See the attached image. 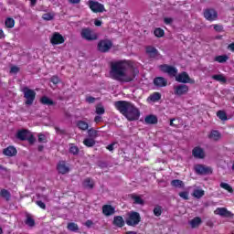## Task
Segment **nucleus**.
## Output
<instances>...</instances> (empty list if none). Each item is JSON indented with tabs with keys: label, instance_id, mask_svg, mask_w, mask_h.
I'll return each instance as SVG.
<instances>
[{
	"label": "nucleus",
	"instance_id": "62",
	"mask_svg": "<svg viewBox=\"0 0 234 234\" xmlns=\"http://www.w3.org/2000/svg\"><path fill=\"white\" fill-rule=\"evenodd\" d=\"M0 39H5V31L3 29H0Z\"/></svg>",
	"mask_w": 234,
	"mask_h": 234
},
{
	"label": "nucleus",
	"instance_id": "64",
	"mask_svg": "<svg viewBox=\"0 0 234 234\" xmlns=\"http://www.w3.org/2000/svg\"><path fill=\"white\" fill-rule=\"evenodd\" d=\"M175 119H172L171 121H170V125H171V127H176V124H175Z\"/></svg>",
	"mask_w": 234,
	"mask_h": 234
},
{
	"label": "nucleus",
	"instance_id": "41",
	"mask_svg": "<svg viewBox=\"0 0 234 234\" xmlns=\"http://www.w3.org/2000/svg\"><path fill=\"white\" fill-rule=\"evenodd\" d=\"M40 101L41 103H43V105H52L51 100L48 99V97H42Z\"/></svg>",
	"mask_w": 234,
	"mask_h": 234
},
{
	"label": "nucleus",
	"instance_id": "31",
	"mask_svg": "<svg viewBox=\"0 0 234 234\" xmlns=\"http://www.w3.org/2000/svg\"><path fill=\"white\" fill-rule=\"evenodd\" d=\"M171 186H173V187L182 188V187H184V181L179 180V179H175V180L171 181Z\"/></svg>",
	"mask_w": 234,
	"mask_h": 234
},
{
	"label": "nucleus",
	"instance_id": "12",
	"mask_svg": "<svg viewBox=\"0 0 234 234\" xmlns=\"http://www.w3.org/2000/svg\"><path fill=\"white\" fill-rule=\"evenodd\" d=\"M50 43L52 45H61L62 43H65V38H63V36L59 33H54L51 36Z\"/></svg>",
	"mask_w": 234,
	"mask_h": 234
},
{
	"label": "nucleus",
	"instance_id": "40",
	"mask_svg": "<svg viewBox=\"0 0 234 234\" xmlns=\"http://www.w3.org/2000/svg\"><path fill=\"white\" fill-rule=\"evenodd\" d=\"M68 229H69V231H78V224L69 223L68 224Z\"/></svg>",
	"mask_w": 234,
	"mask_h": 234
},
{
	"label": "nucleus",
	"instance_id": "58",
	"mask_svg": "<svg viewBox=\"0 0 234 234\" xmlns=\"http://www.w3.org/2000/svg\"><path fill=\"white\" fill-rule=\"evenodd\" d=\"M114 145H116V144H112L108 145L107 150L108 151H114Z\"/></svg>",
	"mask_w": 234,
	"mask_h": 234
},
{
	"label": "nucleus",
	"instance_id": "21",
	"mask_svg": "<svg viewBox=\"0 0 234 234\" xmlns=\"http://www.w3.org/2000/svg\"><path fill=\"white\" fill-rule=\"evenodd\" d=\"M28 136H30V132H28V130H19L16 133V138H18V140H27Z\"/></svg>",
	"mask_w": 234,
	"mask_h": 234
},
{
	"label": "nucleus",
	"instance_id": "36",
	"mask_svg": "<svg viewBox=\"0 0 234 234\" xmlns=\"http://www.w3.org/2000/svg\"><path fill=\"white\" fill-rule=\"evenodd\" d=\"M213 80H216V81H219L220 83H226V77L224 75H213Z\"/></svg>",
	"mask_w": 234,
	"mask_h": 234
},
{
	"label": "nucleus",
	"instance_id": "28",
	"mask_svg": "<svg viewBox=\"0 0 234 234\" xmlns=\"http://www.w3.org/2000/svg\"><path fill=\"white\" fill-rule=\"evenodd\" d=\"M6 28H14L16 27V20L12 17H7L5 21Z\"/></svg>",
	"mask_w": 234,
	"mask_h": 234
},
{
	"label": "nucleus",
	"instance_id": "25",
	"mask_svg": "<svg viewBox=\"0 0 234 234\" xmlns=\"http://www.w3.org/2000/svg\"><path fill=\"white\" fill-rule=\"evenodd\" d=\"M83 187L86 189H92L94 187V181L90 178H86L82 183Z\"/></svg>",
	"mask_w": 234,
	"mask_h": 234
},
{
	"label": "nucleus",
	"instance_id": "39",
	"mask_svg": "<svg viewBox=\"0 0 234 234\" xmlns=\"http://www.w3.org/2000/svg\"><path fill=\"white\" fill-rule=\"evenodd\" d=\"M96 114H105V108L101 104H98L96 106Z\"/></svg>",
	"mask_w": 234,
	"mask_h": 234
},
{
	"label": "nucleus",
	"instance_id": "53",
	"mask_svg": "<svg viewBox=\"0 0 234 234\" xmlns=\"http://www.w3.org/2000/svg\"><path fill=\"white\" fill-rule=\"evenodd\" d=\"M165 25H171V23H173V18H170V17H165L164 19Z\"/></svg>",
	"mask_w": 234,
	"mask_h": 234
},
{
	"label": "nucleus",
	"instance_id": "26",
	"mask_svg": "<svg viewBox=\"0 0 234 234\" xmlns=\"http://www.w3.org/2000/svg\"><path fill=\"white\" fill-rule=\"evenodd\" d=\"M113 224L119 228H122L125 224V221H123V218L117 216L113 219Z\"/></svg>",
	"mask_w": 234,
	"mask_h": 234
},
{
	"label": "nucleus",
	"instance_id": "51",
	"mask_svg": "<svg viewBox=\"0 0 234 234\" xmlns=\"http://www.w3.org/2000/svg\"><path fill=\"white\" fill-rule=\"evenodd\" d=\"M51 81L54 85H58V83H59V78H58L57 76H54L51 78Z\"/></svg>",
	"mask_w": 234,
	"mask_h": 234
},
{
	"label": "nucleus",
	"instance_id": "19",
	"mask_svg": "<svg viewBox=\"0 0 234 234\" xmlns=\"http://www.w3.org/2000/svg\"><path fill=\"white\" fill-rule=\"evenodd\" d=\"M162 95L160 92H154L147 98L148 103H155V101H160Z\"/></svg>",
	"mask_w": 234,
	"mask_h": 234
},
{
	"label": "nucleus",
	"instance_id": "33",
	"mask_svg": "<svg viewBox=\"0 0 234 234\" xmlns=\"http://www.w3.org/2000/svg\"><path fill=\"white\" fill-rule=\"evenodd\" d=\"M219 186L222 189H225V191H228L229 193H233V187H231L229 184L222 182Z\"/></svg>",
	"mask_w": 234,
	"mask_h": 234
},
{
	"label": "nucleus",
	"instance_id": "61",
	"mask_svg": "<svg viewBox=\"0 0 234 234\" xmlns=\"http://www.w3.org/2000/svg\"><path fill=\"white\" fill-rule=\"evenodd\" d=\"M228 49L231 50V52H234V43H231L230 45H229Z\"/></svg>",
	"mask_w": 234,
	"mask_h": 234
},
{
	"label": "nucleus",
	"instance_id": "30",
	"mask_svg": "<svg viewBox=\"0 0 234 234\" xmlns=\"http://www.w3.org/2000/svg\"><path fill=\"white\" fill-rule=\"evenodd\" d=\"M229 58L227 55H220L214 58V61H217L218 63H226Z\"/></svg>",
	"mask_w": 234,
	"mask_h": 234
},
{
	"label": "nucleus",
	"instance_id": "14",
	"mask_svg": "<svg viewBox=\"0 0 234 234\" xmlns=\"http://www.w3.org/2000/svg\"><path fill=\"white\" fill-rule=\"evenodd\" d=\"M57 169L58 171V173H60L61 175H67V173H69L70 171V168L68 166L67 163H65V161H60L58 164Z\"/></svg>",
	"mask_w": 234,
	"mask_h": 234
},
{
	"label": "nucleus",
	"instance_id": "20",
	"mask_svg": "<svg viewBox=\"0 0 234 234\" xmlns=\"http://www.w3.org/2000/svg\"><path fill=\"white\" fill-rule=\"evenodd\" d=\"M3 153L5 156H16L17 154V149L14 146H8L4 149Z\"/></svg>",
	"mask_w": 234,
	"mask_h": 234
},
{
	"label": "nucleus",
	"instance_id": "23",
	"mask_svg": "<svg viewBox=\"0 0 234 234\" xmlns=\"http://www.w3.org/2000/svg\"><path fill=\"white\" fill-rule=\"evenodd\" d=\"M146 53L150 58H158V50L151 46L146 48Z\"/></svg>",
	"mask_w": 234,
	"mask_h": 234
},
{
	"label": "nucleus",
	"instance_id": "63",
	"mask_svg": "<svg viewBox=\"0 0 234 234\" xmlns=\"http://www.w3.org/2000/svg\"><path fill=\"white\" fill-rule=\"evenodd\" d=\"M31 6H36V3H37V0H29Z\"/></svg>",
	"mask_w": 234,
	"mask_h": 234
},
{
	"label": "nucleus",
	"instance_id": "42",
	"mask_svg": "<svg viewBox=\"0 0 234 234\" xmlns=\"http://www.w3.org/2000/svg\"><path fill=\"white\" fill-rule=\"evenodd\" d=\"M42 18L45 19V21H52L54 16L50 13H46L42 16Z\"/></svg>",
	"mask_w": 234,
	"mask_h": 234
},
{
	"label": "nucleus",
	"instance_id": "54",
	"mask_svg": "<svg viewBox=\"0 0 234 234\" xmlns=\"http://www.w3.org/2000/svg\"><path fill=\"white\" fill-rule=\"evenodd\" d=\"M214 29L217 32H222V26H220V25H214Z\"/></svg>",
	"mask_w": 234,
	"mask_h": 234
},
{
	"label": "nucleus",
	"instance_id": "1",
	"mask_svg": "<svg viewBox=\"0 0 234 234\" xmlns=\"http://www.w3.org/2000/svg\"><path fill=\"white\" fill-rule=\"evenodd\" d=\"M136 74H138V69L134 68V63L131 60H117L111 64L110 76L117 81L129 83L136 78Z\"/></svg>",
	"mask_w": 234,
	"mask_h": 234
},
{
	"label": "nucleus",
	"instance_id": "57",
	"mask_svg": "<svg viewBox=\"0 0 234 234\" xmlns=\"http://www.w3.org/2000/svg\"><path fill=\"white\" fill-rule=\"evenodd\" d=\"M101 24H102L101 20L96 19L94 21L95 27H101Z\"/></svg>",
	"mask_w": 234,
	"mask_h": 234
},
{
	"label": "nucleus",
	"instance_id": "9",
	"mask_svg": "<svg viewBox=\"0 0 234 234\" xmlns=\"http://www.w3.org/2000/svg\"><path fill=\"white\" fill-rule=\"evenodd\" d=\"M174 92L176 96H184L189 92V87L185 84H179L174 87Z\"/></svg>",
	"mask_w": 234,
	"mask_h": 234
},
{
	"label": "nucleus",
	"instance_id": "4",
	"mask_svg": "<svg viewBox=\"0 0 234 234\" xmlns=\"http://www.w3.org/2000/svg\"><path fill=\"white\" fill-rule=\"evenodd\" d=\"M81 37L87 41H94L98 39V34L92 31L90 28H83L80 32Z\"/></svg>",
	"mask_w": 234,
	"mask_h": 234
},
{
	"label": "nucleus",
	"instance_id": "47",
	"mask_svg": "<svg viewBox=\"0 0 234 234\" xmlns=\"http://www.w3.org/2000/svg\"><path fill=\"white\" fill-rule=\"evenodd\" d=\"M26 224L32 228V226H34V224H35V221H34V219L32 218L27 217V220H26Z\"/></svg>",
	"mask_w": 234,
	"mask_h": 234
},
{
	"label": "nucleus",
	"instance_id": "43",
	"mask_svg": "<svg viewBox=\"0 0 234 234\" xmlns=\"http://www.w3.org/2000/svg\"><path fill=\"white\" fill-rule=\"evenodd\" d=\"M154 36H156V37H162L164 36V31L162 28H156L154 31Z\"/></svg>",
	"mask_w": 234,
	"mask_h": 234
},
{
	"label": "nucleus",
	"instance_id": "13",
	"mask_svg": "<svg viewBox=\"0 0 234 234\" xmlns=\"http://www.w3.org/2000/svg\"><path fill=\"white\" fill-rule=\"evenodd\" d=\"M204 17L207 19V21H215L218 17L217 11L214 9H207L204 12Z\"/></svg>",
	"mask_w": 234,
	"mask_h": 234
},
{
	"label": "nucleus",
	"instance_id": "32",
	"mask_svg": "<svg viewBox=\"0 0 234 234\" xmlns=\"http://www.w3.org/2000/svg\"><path fill=\"white\" fill-rule=\"evenodd\" d=\"M132 198L133 200V204H139L140 206H144V199L140 196L133 195Z\"/></svg>",
	"mask_w": 234,
	"mask_h": 234
},
{
	"label": "nucleus",
	"instance_id": "59",
	"mask_svg": "<svg viewBox=\"0 0 234 234\" xmlns=\"http://www.w3.org/2000/svg\"><path fill=\"white\" fill-rule=\"evenodd\" d=\"M94 122H96V123H100V122H101V116L98 115L95 117Z\"/></svg>",
	"mask_w": 234,
	"mask_h": 234
},
{
	"label": "nucleus",
	"instance_id": "2",
	"mask_svg": "<svg viewBox=\"0 0 234 234\" xmlns=\"http://www.w3.org/2000/svg\"><path fill=\"white\" fill-rule=\"evenodd\" d=\"M115 109L124 115L129 122H134L140 118V110L133 103L124 101H119L114 103Z\"/></svg>",
	"mask_w": 234,
	"mask_h": 234
},
{
	"label": "nucleus",
	"instance_id": "18",
	"mask_svg": "<svg viewBox=\"0 0 234 234\" xmlns=\"http://www.w3.org/2000/svg\"><path fill=\"white\" fill-rule=\"evenodd\" d=\"M155 87H167V80L164 77H157L154 80Z\"/></svg>",
	"mask_w": 234,
	"mask_h": 234
},
{
	"label": "nucleus",
	"instance_id": "11",
	"mask_svg": "<svg viewBox=\"0 0 234 234\" xmlns=\"http://www.w3.org/2000/svg\"><path fill=\"white\" fill-rule=\"evenodd\" d=\"M194 169L197 175H210L212 173L211 168L204 165H196Z\"/></svg>",
	"mask_w": 234,
	"mask_h": 234
},
{
	"label": "nucleus",
	"instance_id": "52",
	"mask_svg": "<svg viewBox=\"0 0 234 234\" xmlns=\"http://www.w3.org/2000/svg\"><path fill=\"white\" fill-rule=\"evenodd\" d=\"M10 72H11L12 74H17V72H19V68L14 66V67L11 68Z\"/></svg>",
	"mask_w": 234,
	"mask_h": 234
},
{
	"label": "nucleus",
	"instance_id": "35",
	"mask_svg": "<svg viewBox=\"0 0 234 234\" xmlns=\"http://www.w3.org/2000/svg\"><path fill=\"white\" fill-rule=\"evenodd\" d=\"M84 145L86 147H93V145L96 144V141L94 139L87 138L83 141Z\"/></svg>",
	"mask_w": 234,
	"mask_h": 234
},
{
	"label": "nucleus",
	"instance_id": "46",
	"mask_svg": "<svg viewBox=\"0 0 234 234\" xmlns=\"http://www.w3.org/2000/svg\"><path fill=\"white\" fill-rule=\"evenodd\" d=\"M154 214L155 215V217H160V215H162V207H154Z\"/></svg>",
	"mask_w": 234,
	"mask_h": 234
},
{
	"label": "nucleus",
	"instance_id": "38",
	"mask_svg": "<svg viewBox=\"0 0 234 234\" xmlns=\"http://www.w3.org/2000/svg\"><path fill=\"white\" fill-rule=\"evenodd\" d=\"M69 152L71 153V154H78V153H80V149L74 144H70Z\"/></svg>",
	"mask_w": 234,
	"mask_h": 234
},
{
	"label": "nucleus",
	"instance_id": "8",
	"mask_svg": "<svg viewBox=\"0 0 234 234\" xmlns=\"http://www.w3.org/2000/svg\"><path fill=\"white\" fill-rule=\"evenodd\" d=\"M112 47V42H111V40H101L98 43V49L100 50V52H109V50H111Z\"/></svg>",
	"mask_w": 234,
	"mask_h": 234
},
{
	"label": "nucleus",
	"instance_id": "37",
	"mask_svg": "<svg viewBox=\"0 0 234 234\" xmlns=\"http://www.w3.org/2000/svg\"><path fill=\"white\" fill-rule=\"evenodd\" d=\"M217 116H218V118H219V120H222L223 122L228 120V115L226 114V112H224V111H218L217 112Z\"/></svg>",
	"mask_w": 234,
	"mask_h": 234
},
{
	"label": "nucleus",
	"instance_id": "5",
	"mask_svg": "<svg viewBox=\"0 0 234 234\" xmlns=\"http://www.w3.org/2000/svg\"><path fill=\"white\" fill-rule=\"evenodd\" d=\"M88 6H90V10H92L94 14H101V12H105V6L94 0H90L88 2Z\"/></svg>",
	"mask_w": 234,
	"mask_h": 234
},
{
	"label": "nucleus",
	"instance_id": "60",
	"mask_svg": "<svg viewBox=\"0 0 234 234\" xmlns=\"http://www.w3.org/2000/svg\"><path fill=\"white\" fill-rule=\"evenodd\" d=\"M71 5H78L81 0H69Z\"/></svg>",
	"mask_w": 234,
	"mask_h": 234
},
{
	"label": "nucleus",
	"instance_id": "17",
	"mask_svg": "<svg viewBox=\"0 0 234 234\" xmlns=\"http://www.w3.org/2000/svg\"><path fill=\"white\" fill-rule=\"evenodd\" d=\"M214 213L219 215V217H231V212L228 211L226 207H218Z\"/></svg>",
	"mask_w": 234,
	"mask_h": 234
},
{
	"label": "nucleus",
	"instance_id": "3",
	"mask_svg": "<svg viewBox=\"0 0 234 234\" xmlns=\"http://www.w3.org/2000/svg\"><path fill=\"white\" fill-rule=\"evenodd\" d=\"M24 98H26V105H32L36 100V91L28 88L23 89Z\"/></svg>",
	"mask_w": 234,
	"mask_h": 234
},
{
	"label": "nucleus",
	"instance_id": "55",
	"mask_svg": "<svg viewBox=\"0 0 234 234\" xmlns=\"http://www.w3.org/2000/svg\"><path fill=\"white\" fill-rule=\"evenodd\" d=\"M95 100L96 99L94 97H87L86 98V101H88V103H94Z\"/></svg>",
	"mask_w": 234,
	"mask_h": 234
},
{
	"label": "nucleus",
	"instance_id": "34",
	"mask_svg": "<svg viewBox=\"0 0 234 234\" xmlns=\"http://www.w3.org/2000/svg\"><path fill=\"white\" fill-rule=\"evenodd\" d=\"M203 195H204V190L199 188L195 189L193 192V197H195V198H202Z\"/></svg>",
	"mask_w": 234,
	"mask_h": 234
},
{
	"label": "nucleus",
	"instance_id": "56",
	"mask_svg": "<svg viewBox=\"0 0 234 234\" xmlns=\"http://www.w3.org/2000/svg\"><path fill=\"white\" fill-rule=\"evenodd\" d=\"M37 205L39 206L41 209H45L46 207L45 203H43L42 201H37Z\"/></svg>",
	"mask_w": 234,
	"mask_h": 234
},
{
	"label": "nucleus",
	"instance_id": "22",
	"mask_svg": "<svg viewBox=\"0 0 234 234\" xmlns=\"http://www.w3.org/2000/svg\"><path fill=\"white\" fill-rule=\"evenodd\" d=\"M145 123H148L150 125H154V123H158V118L156 115H148L144 118Z\"/></svg>",
	"mask_w": 234,
	"mask_h": 234
},
{
	"label": "nucleus",
	"instance_id": "7",
	"mask_svg": "<svg viewBox=\"0 0 234 234\" xmlns=\"http://www.w3.org/2000/svg\"><path fill=\"white\" fill-rule=\"evenodd\" d=\"M176 81H178V83H195V80L191 79L186 71L176 75Z\"/></svg>",
	"mask_w": 234,
	"mask_h": 234
},
{
	"label": "nucleus",
	"instance_id": "29",
	"mask_svg": "<svg viewBox=\"0 0 234 234\" xmlns=\"http://www.w3.org/2000/svg\"><path fill=\"white\" fill-rule=\"evenodd\" d=\"M77 127H79L80 131H87V129H89V123H87L85 121H79L77 122Z\"/></svg>",
	"mask_w": 234,
	"mask_h": 234
},
{
	"label": "nucleus",
	"instance_id": "48",
	"mask_svg": "<svg viewBox=\"0 0 234 234\" xmlns=\"http://www.w3.org/2000/svg\"><path fill=\"white\" fill-rule=\"evenodd\" d=\"M179 197L181 198H184V200H188L189 198V194L187 192H180Z\"/></svg>",
	"mask_w": 234,
	"mask_h": 234
},
{
	"label": "nucleus",
	"instance_id": "6",
	"mask_svg": "<svg viewBox=\"0 0 234 234\" xmlns=\"http://www.w3.org/2000/svg\"><path fill=\"white\" fill-rule=\"evenodd\" d=\"M159 69L162 72L168 74V76H171L172 78H176V74H178V69L176 68L167 64L161 65Z\"/></svg>",
	"mask_w": 234,
	"mask_h": 234
},
{
	"label": "nucleus",
	"instance_id": "15",
	"mask_svg": "<svg viewBox=\"0 0 234 234\" xmlns=\"http://www.w3.org/2000/svg\"><path fill=\"white\" fill-rule=\"evenodd\" d=\"M192 154L195 158H199V159L205 158L206 156V153L200 147H195L192 151Z\"/></svg>",
	"mask_w": 234,
	"mask_h": 234
},
{
	"label": "nucleus",
	"instance_id": "24",
	"mask_svg": "<svg viewBox=\"0 0 234 234\" xmlns=\"http://www.w3.org/2000/svg\"><path fill=\"white\" fill-rule=\"evenodd\" d=\"M189 224H190L191 228H193V229L198 228V226H200V224H202V219L198 217L194 218L192 220L189 221Z\"/></svg>",
	"mask_w": 234,
	"mask_h": 234
},
{
	"label": "nucleus",
	"instance_id": "16",
	"mask_svg": "<svg viewBox=\"0 0 234 234\" xmlns=\"http://www.w3.org/2000/svg\"><path fill=\"white\" fill-rule=\"evenodd\" d=\"M116 208L111 205H104L102 207V213L105 217H111V215H114V211Z\"/></svg>",
	"mask_w": 234,
	"mask_h": 234
},
{
	"label": "nucleus",
	"instance_id": "45",
	"mask_svg": "<svg viewBox=\"0 0 234 234\" xmlns=\"http://www.w3.org/2000/svg\"><path fill=\"white\" fill-rule=\"evenodd\" d=\"M1 196L3 197V198H6V200H8V198H10V193L7 190H1Z\"/></svg>",
	"mask_w": 234,
	"mask_h": 234
},
{
	"label": "nucleus",
	"instance_id": "49",
	"mask_svg": "<svg viewBox=\"0 0 234 234\" xmlns=\"http://www.w3.org/2000/svg\"><path fill=\"white\" fill-rule=\"evenodd\" d=\"M26 140H27L29 144H34V142H36V139L34 138V136L32 135V133L30 132H29V136Z\"/></svg>",
	"mask_w": 234,
	"mask_h": 234
},
{
	"label": "nucleus",
	"instance_id": "10",
	"mask_svg": "<svg viewBox=\"0 0 234 234\" xmlns=\"http://www.w3.org/2000/svg\"><path fill=\"white\" fill-rule=\"evenodd\" d=\"M138 222H140V214H138V212L130 213L129 218L126 220L128 226H136Z\"/></svg>",
	"mask_w": 234,
	"mask_h": 234
},
{
	"label": "nucleus",
	"instance_id": "27",
	"mask_svg": "<svg viewBox=\"0 0 234 234\" xmlns=\"http://www.w3.org/2000/svg\"><path fill=\"white\" fill-rule=\"evenodd\" d=\"M208 138L210 140H213L214 142H217L220 138V133H218V131L214 130L209 133Z\"/></svg>",
	"mask_w": 234,
	"mask_h": 234
},
{
	"label": "nucleus",
	"instance_id": "44",
	"mask_svg": "<svg viewBox=\"0 0 234 234\" xmlns=\"http://www.w3.org/2000/svg\"><path fill=\"white\" fill-rule=\"evenodd\" d=\"M38 142L40 144H47V136H45V134H38Z\"/></svg>",
	"mask_w": 234,
	"mask_h": 234
},
{
	"label": "nucleus",
	"instance_id": "50",
	"mask_svg": "<svg viewBox=\"0 0 234 234\" xmlns=\"http://www.w3.org/2000/svg\"><path fill=\"white\" fill-rule=\"evenodd\" d=\"M90 136H92L93 138H96L98 136V132L96 130H89Z\"/></svg>",
	"mask_w": 234,
	"mask_h": 234
}]
</instances>
